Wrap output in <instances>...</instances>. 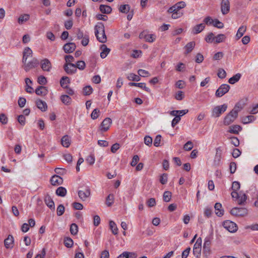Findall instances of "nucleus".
Here are the masks:
<instances>
[{"label": "nucleus", "instance_id": "nucleus-34", "mask_svg": "<svg viewBox=\"0 0 258 258\" xmlns=\"http://www.w3.org/2000/svg\"><path fill=\"white\" fill-rule=\"evenodd\" d=\"M30 18L28 14L21 15L18 18V22L19 24H22L24 22L27 21Z\"/></svg>", "mask_w": 258, "mask_h": 258}, {"label": "nucleus", "instance_id": "nucleus-36", "mask_svg": "<svg viewBox=\"0 0 258 258\" xmlns=\"http://www.w3.org/2000/svg\"><path fill=\"white\" fill-rule=\"evenodd\" d=\"M114 198L113 194H109L106 199V204L108 207H110L114 202Z\"/></svg>", "mask_w": 258, "mask_h": 258}, {"label": "nucleus", "instance_id": "nucleus-63", "mask_svg": "<svg viewBox=\"0 0 258 258\" xmlns=\"http://www.w3.org/2000/svg\"><path fill=\"white\" fill-rule=\"evenodd\" d=\"M152 141H153L152 138L149 136H146L144 138V143L146 145L148 146H151Z\"/></svg>", "mask_w": 258, "mask_h": 258}, {"label": "nucleus", "instance_id": "nucleus-27", "mask_svg": "<svg viewBox=\"0 0 258 258\" xmlns=\"http://www.w3.org/2000/svg\"><path fill=\"white\" fill-rule=\"evenodd\" d=\"M128 84L130 86L138 87L144 89L145 91L147 92L150 91L149 88L146 86V84L144 83H130Z\"/></svg>", "mask_w": 258, "mask_h": 258}, {"label": "nucleus", "instance_id": "nucleus-37", "mask_svg": "<svg viewBox=\"0 0 258 258\" xmlns=\"http://www.w3.org/2000/svg\"><path fill=\"white\" fill-rule=\"evenodd\" d=\"M60 100L66 105L70 104L72 100L71 97L67 95H61L60 97Z\"/></svg>", "mask_w": 258, "mask_h": 258}, {"label": "nucleus", "instance_id": "nucleus-29", "mask_svg": "<svg viewBox=\"0 0 258 258\" xmlns=\"http://www.w3.org/2000/svg\"><path fill=\"white\" fill-rule=\"evenodd\" d=\"M99 9L100 11L104 14H110L112 11V9L110 7L104 5H101Z\"/></svg>", "mask_w": 258, "mask_h": 258}, {"label": "nucleus", "instance_id": "nucleus-15", "mask_svg": "<svg viewBox=\"0 0 258 258\" xmlns=\"http://www.w3.org/2000/svg\"><path fill=\"white\" fill-rule=\"evenodd\" d=\"M79 198L82 201H85L90 195V190L89 188H85L83 190H80L78 191Z\"/></svg>", "mask_w": 258, "mask_h": 258}, {"label": "nucleus", "instance_id": "nucleus-60", "mask_svg": "<svg viewBox=\"0 0 258 258\" xmlns=\"http://www.w3.org/2000/svg\"><path fill=\"white\" fill-rule=\"evenodd\" d=\"M229 170L231 174L234 173L236 170V164L234 162H232L230 163Z\"/></svg>", "mask_w": 258, "mask_h": 258}, {"label": "nucleus", "instance_id": "nucleus-35", "mask_svg": "<svg viewBox=\"0 0 258 258\" xmlns=\"http://www.w3.org/2000/svg\"><path fill=\"white\" fill-rule=\"evenodd\" d=\"M127 78L130 81H139L140 80V77L139 75H137L134 73H130L128 75Z\"/></svg>", "mask_w": 258, "mask_h": 258}, {"label": "nucleus", "instance_id": "nucleus-31", "mask_svg": "<svg viewBox=\"0 0 258 258\" xmlns=\"http://www.w3.org/2000/svg\"><path fill=\"white\" fill-rule=\"evenodd\" d=\"M109 227L112 231V233L114 235H117L118 234V228L117 227L116 224L114 221H110Z\"/></svg>", "mask_w": 258, "mask_h": 258}, {"label": "nucleus", "instance_id": "nucleus-59", "mask_svg": "<svg viewBox=\"0 0 258 258\" xmlns=\"http://www.w3.org/2000/svg\"><path fill=\"white\" fill-rule=\"evenodd\" d=\"M140 160V158H139V157L136 155H134L133 157V159H132V161L131 163V165L132 166H135L138 162H139Z\"/></svg>", "mask_w": 258, "mask_h": 258}, {"label": "nucleus", "instance_id": "nucleus-18", "mask_svg": "<svg viewBox=\"0 0 258 258\" xmlns=\"http://www.w3.org/2000/svg\"><path fill=\"white\" fill-rule=\"evenodd\" d=\"M50 182L52 185H57L62 183V178L58 175H53L50 179Z\"/></svg>", "mask_w": 258, "mask_h": 258}, {"label": "nucleus", "instance_id": "nucleus-24", "mask_svg": "<svg viewBox=\"0 0 258 258\" xmlns=\"http://www.w3.org/2000/svg\"><path fill=\"white\" fill-rule=\"evenodd\" d=\"M36 104L37 107L42 111H45L47 107L45 102L41 100H37L36 101Z\"/></svg>", "mask_w": 258, "mask_h": 258}, {"label": "nucleus", "instance_id": "nucleus-3", "mask_svg": "<svg viewBox=\"0 0 258 258\" xmlns=\"http://www.w3.org/2000/svg\"><path fill=\"white\" fill-rule=\"evenodd\" d=\"M223 226L225 229L230 232H235L238 229L237 225L233 222L226 220L223 223Z\"/></svg>", "mask_w": 258, "mask_h": 258}, {"label": "nucleus", "instance_id": "nucleus-33", "mask_svg": "<svg viewBox=\"0 0 258 258\" xmlns=\"http://www.w3.org/2000/svg\"><path fill=\"white\" fill-rule=\"evenodd\" d=\"M246 31V27L242 26L240 27L237 31V32L236 35V37L237 39H239L241 38Z\"/></svg>", "mask_w": 258, "mask_h": 258}, {"label": "nucleus", "instance_id": "nucleus-30", "mask_svg": "<svg viewBox=\"0 0 258 258\" xmlns=\"http://www.w3.org/2000/svg\"><path fill=\"white\" fill-rule=\"evenodd\" d=\"M241 77V75L239 73H237L230 78L228 80V82L231 84H234L240 80Z\"/></svg>", "mask_w": 258, "mask_h": 258}, {"label": "nucleus", "instance_id": "nucleus-16", "mask_svg": "<svg viewBox=\"0 0 258 258\" xmlns=\"http://www.w3.org/2000/svg\"><path fill=\"white\" fill-rule=\"evenodd\" d=\"M32 55V50L29 47H26L24 48L23 53L22 62L23 63H26L27 58L29 56Z\"/></svg>", "mask_w": 258, "mask_h": 258}, {"label": "nucleus", "instance_id": "nucleus-19", "mask_svg": "<svg viewBox=\"0 0 258 258\" xmlns=\"http://www.w3.org/2000/svg\"><path fill=\"white\" fill-rule=\"evenodd\" d=\"M35 93L38 95L43 96L48 93V90L46 87L40 86L35 90Z\"/></svg>", "mask_w": 258, "mask_h": 258}, {"label": "nucleus", "instance_id": "nucleus-38", "mask_svg": "<svg viewBox=\"0 0 258 258\" xmlns=\"http://www.w3.org/2000/svg\"><path fill=\"white\" fill-rule=\"evenodd\" d=\"M74 244L73 240L70 237H66L64 239V244L68 247L71 248L73 246Z\"/></svg>", "mask_w": 258, "mask_h": 258}, {"label": "nucleus", "instance_id": "nucleus-55", "mask_svg": "<svg viewBox=\"0 0 258 258\" xmlns=\"http://www.w3.org/2000/svg\"><path fill=\"white\" fill-rule=\"evenodd\" d=\"M100 113V111L98 109L96 108L93 110L92 111L91 117L93 119H95L98 118L99 116V114Z\"/></svg>", "mask_w": 258, "mask_h": 258}, {"label": "nucleus", "instance_id": "nucleus-48", "mask_svg": "<svg viewBox=\"0 0 258 258\" xmlns=\"http://www.w3.org/2000/svg\"><path fill=\"white\" fill-rule=\"evenodd\" d=\"M64 210H65L64 207L61 204L59 205L57 207V209H56V213H57V216H61L64 213Z\"/></svg>", "mask_w": 258, "mask_h": 258}, {"label": "nucleus", "instance_id": "nucleus-39", "mask_svg": "<svg viewBox=\"0 0 258 258\" xmlns=\"http://www.w3.org/2000/svg\"><path fill=\"white\" fill-rule=\"evenodd\" d=\"M172 194L169 191H166L164 192L163 196V201L165 202H169L171 198Z\"/></svg>", "mask_w": 258, "mask_h": 258}, {"label": "nucleus", "instance_id": "nucleus-53", "mask_svg": "<svg viewBox=\"0 0 258 258\" xmlns=\"http://www.w3.org/2000/svg\"><path fill=\"white\" fill-rule=\"evenodd\" d=\"M167 174L166 173H163L160 177V182L162 184H165L167 182Z\"/></svg>", "mask_w": 258, "mask_h": 258}, {"label": "nucleus", "instance_id": "nucleus-54", "mask_svg": "<svg viewBox=\"0 0 258 258\" xmlns=\"http://www.w3.org/2000/svg\"><path fill=\"white\" fill-rule=\"evenodd\" d=\"M184 97V93L181 91H178L175 95V98L177 100H181Z\"/></svg>", "mask_w": 258, "mask_h": 258}, {"label": "nucleus", "instance_id": "nucleus-10", "mask_svg": "<svg viewBox=\"0 0 258 258\" xmlns=\"http://www.w3.org/2000/svg\"><path fill=\"white\" fill-rule=\"evenodd\" d=\"M4 245L7 249H12L14 245V238L12 235H9L4 240Z\"/></svg>", "mask_w": 258, "mask_h": 258}, {"label": "nucleus", "instance_id": "nucleus-12", "mask_svg": "<svg viewBox=\"0 0 258 258\" xmlns=\"http://www.w3.org/2000/svg\"><path fill=\"white\" fill-rule=\"evenodd\" d=\"M63 69L65 72L69 75H72L77 71L75 64L65 63L63 66Z\"/></svg>", "mask_w": 258, "mask_h": 258}, {"label": "nucleus", "instance_id": "nucleus-7", "mask_svg": "<svg viewBox=\"0 0 258 258\" xmlns=\"http://www.w3.org/2000/svg\"><path fill=\"white\" fill-rule=\"evenodd\" d=\"M24 69L26 72H28L30 70L36 67L39 64V61L35 58L28 63H24Z\"/></svg>", "mask_w": 258, "mask_h": 258}, {"label": "nucleus", "instance_id": "nucleus-52", "mask_svg": "<svg viewBox=\"0 0 258 258\" xmlns=\"http://www.w3.org/2000/svg\"><path fill=\"white\" fill-rule=\"evenodd\" d=\"M217 75L220 79H224L226 76V73L223 69H219L218 71Z\"/></svg>", "mask_w": 258, "mask_h": 258}, {"label": "nucleus", "instance_id": "nucleus-17", "mask_svg": "<svg viewBox=\"0 0 258 258\" xmlns=\"http://www.w3.org/2000/svg\"><path fill=\"white\" fill-rule=\"evenodd\" d=\"M44 202L46 205L51 210H54V203L52 198L49 195H46L44 198Z\"/></svg>", "mask_w": 258, "mask_h": 258}, {"label": "nucleus", "instance_id": "nucleus-22", "mask_svg": "<svg viewBox=\"0 0 258 258\" xmlns=\"http://www.w3.org/2000/svg\"><path fill=\"white\" fill-rule=\"evenodd\" d=\"M205 25L204 24L201 23L196 25L192 30V33L194 34H197L202 32L205 28Z\"/></svg>", "mask_w": 258, "mask_h": 258}, {"label": "nucleus", "instance_id": "nucleus-41", "mask_svg": "<svg viewBox=\"0 0 258 258\" xmlns=\"http://www.w3.org/2000/svg\"><path fill=\"white\" fill-rule=\"evenodd\" d=\"M78 232V227L77 224L73 223L70 226V232L72 235H75Z\"/></svg>", "mask_w": 258, "mask_h": 258}, {"label": "nucleus", "instance_id": "nucleus-20", "mask_svg": "<svg viewBox=\"0 0 258 258\" xmlns=\"http://www.w3.org/2000/svg\"><path fill=\"white\" fill-rule=\"evenodd\" d=\"M100 49L102 50L100 53V57L102 58H105L110 51V49L105 44L100 46Z\"/></svg>", "mask_w": 258, "mask_h": 258}, {"label": "nucleus", "instance_id": "nucleus-23", "mask_svg": "<svg viewBox=\"0 0 258 258\" xmlns=\"http://www.w3.org/2000/svg\"><path fill=\"white\" fill-rule=\"evenodd\" d=\"M195 45L196 43L195 41H191L187 43L184 47V49H185L184 54H186L191 52L195 48Z\"/></svg>", "mask_w": 258, "mask_h": 258}, {"label": "nucleus", "instance_id": "nucleus-44", "mask_svg": "<svg viewBox=\"0 0 258 258\" xmlns=\"http://www.w3.org/2000/svg\"><path fill=\"white\" fill-rule=\"evenodd\" d=\"M219 151H221V150H220L219 148H217L216 150V154L215 155V160H214V163L215 165H218L219 164V162L221 160V153H219H219H218Z\"/></svg>", "mask_w": 258, "mask_h": 258}, {"label": "nucleus", "instance_id": "nucleus-50", "mask_svg": "<svg viewBox=\"0 0 258 258\" xmlns=\"http://www.w3.org/2000/svg\"><path fill=\"white\" fill-rule=\"evenodd\" d=\"M193 148V144L191 141H188L183 146V149L185 151H190Z\"/></svg>", "mask_w": 258, "mask_h": 258}, {"label": "nucleus", "instance_id": "nucleus-9", "mask_svg": "<svg viewBox=\"0 0 258 258\" xmlns=\"http://www.w3.org/2000/svg\"><path fill=\"white\" fill-rule=\"evenodd\" d=\"M221 10L223 15L228 14L230 11V2L229 0H222Z\"/></svg>", "mask_w": 258, "mask_h": 258}, {"label": "nucleus", "instance_id": "nucleus-28", "mask_svg": "<svg viewBox=\"0 0 258 258\" xmlns=\"http://www.w3.org/2000/svg\"><path fill=\"white\" fill-rule=\"evenodd\" d=\"M241 130L242 128L240 125H234L229 127V132L234 134H238Z\"/></svg>", "mask_w": 258, "mask_h": 258}, {"label": "nucleus", "instance_id": "nucleus-43", "mask_svg": "<svg viewBox=\"0 0 258 258\" xmlns=\"http://www.w3.org/2000/svg\"><path fill=\"white\" fill-rule=\"evenodd\" d=\"M255 119V117L253 115H248L245 116L242 119V122L244 124L248 123Z\"/></svg>", "mask_w": 258, "mask_h": 258}, {"label": "nucleus", "instance_id": "nucleus-4", "mask_svg": "<svg viewBox=\"0 0 258 258\" xmlns=\"http://www.w3.org/2000/svg\"><path fill=\"white\" fill-rule=\"evenodd\" d=\"M230 213L235 216L244 217L247 215L248 211L245 208H234L231 210Z\"/></svg>", "mask_w": 258, "mask_h": 258}, {"label": "nucleus", "instance_id": "nucleus-5", "mask_svg": "<svg viewBox=\"0 0 258 258\" xmlns=\"http://www.w3.org/2000/svg\"><path fill=\"white\" fill-rule=\"evenodd\" d=\"M230 88V86L228 84H222L216 90L215 96L217 97H221L223 96L229 91Z\"/></svg>", "mask_w": 258, "mask_h": 258}, {"label": "nucleus", "instance_id": "nucleus-32", "mask_svg": "<svg viewBox=\"0 0 258 258\" xmlns=\"http://www.w3.org/2000/svg\"><path fill=\"white\" fill-rule=\"evenodd\" d=\"M66 194L67 189L62 186L58 187L56 190V194L58 196L63 197L66 195Z\"/></svg>", "mask_w": 258, "mask_h": 258}, {"label": "nucleus", "instance_id": "nucleus-61", "mask_svg": "<svg viewBox=\"0 0 258 258\" xmlns=\"http://www.w3.org/2000/svg\"><path fill=\"white\" fill-rule=\"evenodd\" d=\"M64 59L66 60L65 63L73 64L72 62H73L74 61V57L71 55H66L64 57Z\"/></svg>", "mask_w": 258, "mask_h": 258}, {"label": "nucleus", "instance_id": "nucleus-26", "mask_svg": "<svg viewBox=\"0 0 258 258\" xmlns=\"http://www.w3.org/2000/svg\"><path fill=\"white\" fill-rule=\"evenodd\" d=\"M70 83V80L69 77L64 76L60 80L61 86L63 88H68V84Z\"/></svg>", "mask_w": 258, "mask_h": 258}, {"label": "nucleus", "instance_id": "nucleus-2", "mask_svg": "<svg viewBox=\"0 0 258 258\" xmlns=\"http://www.w3.org/2000/svg\"><path fill=\"white\" fill-rule=\"evenodd\" d=\"M235 107L224 118V124L226 125H229L233 122L238 116V110H235Z\"/></svg>", "mask_w": 258, "mask_h": 258}, {"label": "nucleus", "instance_id": "nucleus-45", "mask_svg": "<svg viewBox=\"0 0 258 258\" xmlns=\"http://www.w3.org/2000/svg\"><path fill=\"white\" fill-rule=\"evenodd\" d=\"M93 91V89L90 86H87L83 88V94L84 95H89Z\"/></svg>", "mask_w": 258, "mask_h": 258}, {"label": "nucleus", "instance_id": "nucleus-62", "mask_svg": "<svg viewBox=\"0 0 258 258\" xmlns=\"http://www.w3.org/2000/svg\"><path fill=\"white\" fill-rule=\"evenodd\" d=\"M240 187V184L238 181H234L232 183L231 188L233 190L237 191Z\"/></svg>", "mask_w": 258, "mask_h": 258}, {"label": "nucleus", "instance_id": "nucleus-51", "mask_svg": "<svg viewBox=\"0 0 258 258\" xmlns=\"http://www.w3.org/2000/svg\"><path fill=\"white\" fill-rule=\"evenodd\" d=\"M213 25L214 26L220 29L224 27L223 23L219 21L218 19H215L213 21Z\"/></svg>", "mask_w": 258, "mask_h": 258}, {"label": "nucleus", "instance_id": "nucleus-8", "mask_svg": "<svg viewBox=\"0 0 258 258\" xmlns=\"http://www.w3.org/2000/svg\"><path fill=\"white\" fill-rule=\"evenodd\" d=\"M112 123V120L110 118H105L102 122L100 126V130L102 132H105L107 131Z\"/></svg>", "mask_w": 258, "mask_h": 258}, {"label": "nucleus", "instance_id": "nucleus-64", "mask_svg": "<svg viewBox=\"0 0 258 258\" xmlns=\"http://www.w3.org/2000/svg\"><path fill=\"white\" fill-rule=\"evenodd\" d=\"M37 82L40 85H45L47 83V80L45 77L40 76L38 78Z\"/></svg>", "mask_w": 258, "mask_h": 258}, {"label": "nucleus", "instance_id": "nucleus-46", "mask_svg": "<svg viewBox=\"0 0 258 258\" xmlns=\"http://www.w3.org/2000/svg\"><path fill=\"white\" fill-rule=\"evenodd\" d=\"M225 38L226 37L225 35L222 34H219L215 37V42L217 43L222 42L224 41Z\"/></svg>", "mask_w": 258, "mask_h": 258}, {"label": "nucleus", "instance_id": "nucleus-49", "mask_svg": "<svg viewBox=\"0 0 258 258\" xmlns=\"http://www.w3.org/2000/svg\"><path fill=\"white\" fill-rule=\"evenodd\" d=\"M138 74L139 76L142 77H147L150 76L149 73L144 70L140 69L138 71Z\"/></svg>", "mask_w": 258, "mask_h": 258}, {"label": "nucleus", "instance_id": "nucleus-6", "mask_svg": "<svg viewBox=\"0 0 258 258\" xmlns=\"http://www.w3.org/2000/svg\"><path fill=\"white\" fill-rule=\"evenodd\" d=\"M227 108V105L224 104L221 106H217L215 107L212 111V115L214 117H217L224 112Z\"/></svg>", "mask_w": 258, "mask_h": 258}, {"label": "nucleus", "instance_id": "nucleus-42", "mask_svg": "<svg viewBox=\"0 0 258 258\" xmlns=\"http://www.w3.org/2000/svg\"><path fill=\"white\" fill-rule=\"evenodd\" d=\"M130 9V7L128 5H123L119 7V10L120 12L123 13H127Z\"/></svg>", "mask_w": 258, "mask_h": 258}, {"label": "nucleus", "instance_id": "nucleus-56", "mask_svg": "<svg viewBox=\"0 0 258 258\" xmlns=\"http://www.w3.org/2000/svg\"><path fill=\"white\" fill-rule=\"evenodd\" d=\"M86 162L91 165H92L95 162L94 156L92 155H90L87 157L86 159Z\"/></svg>", "mask_w": 258, "mask_h": 258}, {"label": "nucleus", "instance_id": "nucleus-14", "mask_svg": "<svg viewBox=\"0 0 258 258\" xmlns=\"http://www.w3.org/2000/svg\"><path fill=\"white\" fill-rule=\"evenodd\" d=\"M41 67L44 71L49 72L51 68L50 61L47 58H45L41 61Z\"/></svg>", "mask_w": 258, "mask_h": 258}, {"label": "nucleus", "instance_id": "nucleus-13", "mask_svg": "<svg viewBox=\"0 0 258 258\" xmlns=\"http://www.w3.org/2000/svg\"><path fill=\"white\" fill-rule=\"evenodd\" d=\"M76 45L75 43L69 42L64 45L63 49L64 51L67 53L73 52L76 49Z\"/></svg>", "mask_w": 258, "mask_h": 258}, {"label": "nucleus", "instance_id": "nucleus-25", "mask_svg": "<svg viewBox=\"0 0 258 258\" xmlns=\"http://www.w3.org/2000/svg\"><path fill=\"white\" fill-rule=\"evenodd\" d=\"M61 144L64 147L68 148L71 144L70 138L68 135H65L61 138Z\"/></svg>", "mask_w": 258, "mask_h": 258}, {"label": "nucleus", "instance_id": "nucleus-21", "mask_svg": "<svg viewBox=\"0 0 258 258\" xmlns=\"http://www.w3.org/2000/svg\"><path fill=\"white\" fill-rule=\"evenodd\" d=\"M215 213L218 217H221L224 214V210L222 209V205L219 203H216L214 206Z\"/></svg>", "mask_w": 258, "mask_h": 258}, {"label": "nucleus", "instance_id": "nucleus-58", "mask_svg": "<svg viewBox=\"0 0 258 258\" xmlns=\"http://www.w3.org/2000/svg\"><path fill=\"white\" fill-rule=\"evenodd\" d=\"M0 122L3 124H6L8 122V118L4 113L0 114Z\"/></svg>", "mask_w": 258, "mask_h": 258}, {"label": "nucleus", "instance_id": "nucleus-40", "mask_svg": "<svg viewBox=\"0 0 258 258\" xmlns=\"http://www.w3.org/2000/svg\"><path fill=\"white\" fill-rule=\"evenodd\" d=\"M247 199V196L245 194H243L239 195V197L237 199L238 204L239 205H242L245 202L246 200Z\"/></svg>", "mask_w": 258, "mask_h": 258}, {"label": "nucleus", "instance_id": "nucleus-47", "mask_svg": "<svg viewBox=\"0 0 258 258\" xmlns=\"http://www.w3.org/2000/svg\"><path fill=\"white\" fill-rule=\"evenodd\" d=\"M76 69L78 68L79 70H83L85 68L86 64L85 62L83 60L78 61L76 63Z\"/></svg>", "mask_w": 258, "mask_h": 258}, {"label": "nucleus", "instance_id": "nucleus-57", "mask_svg": "<svg viewBox=\"0 0 258 258\" xmlns=\"http://www.w3.org/2000/svg\"><path fill=\"white\" fill-rule=\"evenodd\" d=\"M161 139V136L158 135L156 136L154 141V145L155 147H159L160 146V142Z\"/></svg>", "mask_w": 258, "mask_h": 258}, {"label": "nucleus", "instance_id": "nucleus-1", "mask_svg": "<svg viewBox=\"0 0 258 258\" xmlns=\"http://www.w3.org/2000/svg\"><path fill=\"white\" fill-rule=\"evenodd\" d=\"M95 34L97 39L101 43L107 41V37L105 33V27L101 22L98 23L95 26Z\"/></svg>", "mask_w": 258, "mask_h": 258}, {"label": "nucleus", "instance_id": "nucleus-11", "mask_svg": "<svg viewBox=\"0 0 258 258\" xmlns=\"http://www.w3.org/2000/svg\"><path fill=\"white\" fill-rule=\"evenodd\" d=\"M139 37L145 39L147 42H153L155 40L156 36L154 34H145L143 32L140 34Z\"/></svg>", "mask_w": 258, "mask_h": 258}]
</instances>
